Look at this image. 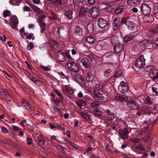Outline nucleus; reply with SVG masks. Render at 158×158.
<instances>
[{
  "instance_id": "obj_1",
  "label": "nucleus",
  "mask_w": 158,
  "mask_h": 158,
  "mask_svg": "<svg viewBox=\"0 0 158 158\" xmlns=\"http://www.w3.org/2000/svg\"><path fill=\"white\" fill-rule=\"evenodd\" d=\"M145 70L146 71L149 72V76L153 80L156 79L158 78V71L155 69L152 66H148Z\"/></svg>"
},
{
  "instance_id": "obj_2",
  "label": "nucleus",
  "mask_w": 158,
  "mask_h": 158,
  "mask_svg": "<svg viewBox=\"0 0 158 158\" xmlns=\"http://www.w3.org/2000/svg\"><path fill=\"white\" fill-rule=\"evenodd\" d=\"M145 59L143 56H140L135 62V66L139 69L143 68L145 65Z\"/></svg>"
},
{
  "instance_id": "obj_3",
  "label": "nucleus",
  "mask_w": 158,
  "mask_h": 158,
  "mask_svg": "<svg viewBox=\"0 0 158 158\" xmlns=\"http://www.w3.org/2000/svg\"><path fill=\"white\" fill-rule=\"evenodd\" d=\"M141 11L143 15H148L151 11V8L149 5L146 3L142 4L140 7Z\"/></svg>"
},
{
  "instance_id": "obj_4",
  "label": "nucleus",
  "mask_w": 158,
  "mask_h": 158,
  "mask_svg": "<svg viewBox=\"0 0 158 158\" xmlns=\"http://www.w3.org/2000/svg\"><path fill=\"white\" fill-rule=\"evenodd\" d=\"M128 90V87L127 84L125 82L122 81L118 86V91L122 94L125 93Z\"/></svg>"
},
{
  "instance_id": "obj_5",
  "label": "nucleus",
  "mask_w": 158,
  "mask_h": 158,
  "mask_svg": "<svg viewBox=\"0 0 158 158\" xmlns=\"http://www.w3.org/2000/svg\"><path fill=\"white\" fill-rule=\"evenodd\" d=\"M93 97L100 100L103 101L106 98L105 97V94H102L98 91L94 90L93 92Z\"/></svg>"
},
{
  "instance_id": "obj_6",
  "label": "nucleus",
  "mask_w": 158,
  "mask_h": 158,
  "mask_svg": "<svg viewBox=\"0 0 158 158\" xmlns=\"http://www.w3.org/2000/svg\"><path fill=\"white\" fill-rule=\"evenodd\" d=\"M127 105L129 108L132 110L137 109L138 106L137 102L132 99H130L127 102Z\"/></svg>"
},
{
  "instance_id": "obj_7",
  "label": "nucleus",
  "mask_w": 158,
  "mask_h": 158,
  "mask_svg": "<svg viewBox=\"0 0 158 158\" xmlns=\"http://www.w3.org/2000/svg\"><path fill=\"white\" fill-rule=\"evenodd\" d=\"M99 12V10L97 7H93L89 11V17L95 18L98 16Z\"/></svg>"
},
{
  "instance_id": "obj_8",
  "label": "nucleus",
  "mask_w": 158,
  "mask_h": 158,
  "mask_svg": "<svg viewBox=\"0 0 158 158\" xmlns=\"http://www.w3.org/2000/svg\"><path fill=\"white\" fill-rule=\"evenodd\" d=\"M67 65L69 67L70 69L75 72H78L79 71V69L77 65L72 61H69L67 63Z\"/></svg>"
},
{
  "instance_id": "obj_9",
  "label": "nucleus",
  "mask_w": 158,
  "mask_h": 158,
  "mask_svg": "<svg viewBox=\"0 0 158 158\" xmlns=\"http://www.w3.org/2000/svg\"><path fill=\"white\" fill-rule=\"evenodd\" d=\"M28 76L29 79L36 85L40 86L42 85L41 82L35 76L32 75L29 72L28 73Z\"/></svg>"
},
{
  "instance_id": "obj_10",
  "label": "nucleus",
  "mask_w": 158,
  "mask_h": 158,
  "mask_svg": "<svg viewBox=\"0 0 158 158\" xmlns=\"http://www.w3.org/2000/svg\"><path fill=\"white\" fill-rule=\"evenodd\" d=\"M118 131L120 135L122 137L123 139L128 138L129 132L127 129H125L123 130L119 129Z\"/></svg>"
},
{
  "instance_id": "obj_11",
  "label": "nucleus",
  "mask_w": 158,
  "mask_h": 158,
  "mask_svg": "<svg viewBox=\"0 0 158 158\" xmlns=\"http://www.w3.org/2000/svg\"><path fill=\"white\" fill-rule=\"evenodd\" d=\"M124 48L123 45L119 43L115 44L114 46V49L115 52L118 53L121 52Z\"/></svg>"
},
{
  "instance_id": "obj_12",
  "label": "nucleus",
  "mask_w": 158,
  "mask_h": 158,
  "mask_svg": "<svg viewBox=\"0 0 158 158\" xmlns=\"http://www.w3.org/2000/svg\"><path fill=\"white\" fill-rule=\"evenodd\" d=\"M120 22L119 18H116L113 20V28L114 31H116L119 27V24Z\"/></svg>"
},
{
  "instance_id": "obj_13",
  "label": "nucleus",
  "mask_w": 158,
  "mask_h": 158,
  "mask_svg": "<svg viewBox=\"0 0 158 158\" xmlns=\"http://www.w3.org/2000/svg\"><path fill=\"white\" fill-rule=\"evenodd\" d=\"M98 23L99 27L103 28L107 25L108 22L106 19L101 18L98 20Z\"/></svg>"
},
{
  "instance_id": "obj_14",
  "label": "nucleus",
  "mask_w": 158,
  "mask_h": 158,
  "mask_svg": "<svg viewBox=\"0 0 158 158\" xmlns=\"http://www.w3.org/2000/svg\"><path fill=\"white\" fill-rule=\"evenodd\" d=\"M143 19L144 22L150 23L152 22L154 20V17L153 16L148 15H145L143 17Z\"/></svg>"
},
{
  "instance_id": "obj_15",
  "label": "nucleus",
  "mask_w": 158,
  "mask_h": 158,
  "mask_svg": "<svg viewBox=\"0 0 158 158\" xmlns=\"http://www.w3.org/2000/svg\"><path fill=\"white\" fill-rule=\"evenodd\" d=\"M81 62L83 65L86 68H89L90 65V62L86 58H84L81 59Z\"/></svg>"
},
{
  "instance_id": "obj_16",
  "label": "nucleus",
  "mask_w": 158,
  "mask_h": 158,
  "mask_svg": "<svg viewBox=\"0 0 158 158\" xmlns=\"http://www.w3.org/2000/svg\"><path fill=\"white\" fill-rule=\"evenodd\" d=\"M73 78L76 81L79 83L83 82L84 81V79L82 76L79 73L76 74L74 75Z\"/></svg>"
},
{
  "instance_id": "obj_17",
  "label": "nucleus",
  "mask_w": 158,
  "mask_h": 158,
  "mask_svg": "<svg viewBox=\"0 0 158 158\" xmlns=\"http://www.w3.org/2000/svg\"><path fill=\"white\" fill-rule=\"evenodd\" d=\"M135 35L134 33L129 34L125 36L124 40L126 42H127L132 40L135 37Z\"/></svg>"
},
{
  "instance_id": "obj_18",
  "label": "nucleus",
  "mask_w": 158,
  "mask_h": 158,
  "mask_svg": "<svg viewBox=\"0 0 158 158\" xmlns=\"http://www.w3.org/2000/svg\"><path fill=\"white\" fill-rule=\"evenodd\" d=\"M115 98L117 100L121 102L126 101L128 99L127 96L122 95H119L115 97Z\"/></svg>"
},
{
  "instance_id": "obj_19",
  "label": "nucleus",
  "mask_w": 158,
  "mask_h": 158,
  "mask_svg": "<svg viewBox=\"0 0 158 158\" xmlns=\"http://www.w3.org/2000/svg\"><path fill=\"white\" fill-rule=\"evenodd\" d=\"M110 40L111 44L114 46L115 45V44L120 43L119 42L118 37L115 35L112 36L110 39Z\"/></svg>"
},
{
  "instance_id": "obj_20",
  "label": "nucleus",
  "mask_w": 158,
  "mask_h": 158,
  "mask_svg": "<svg viewBox=\"0 0 158 158\" xmlns=\"http://www.w3.org/2000/svg\"><path fill=\"white\" fill-rule=\"evenodd\" d=\"M85 41L87 42L88 43L90 44H93L95 41V40L94 37L92 36H89L87 37L85 39Z\"/></svg>"
},
{
  "instance_id": "obj_21",
  "label": "nucleus",
  "mask_w": 158,
  "mask_h": 158,
  "mask_svg": "<svg viewBox=\"0 0 158 158\" xmlns=\"http://www.w3.org/2000/svg\"><path fill=\"white\" fill-rule=\"evenodd\" d=\"M22 103L23 104V106L27 110H29L31 108V105L27 101L25 100L22 101Z\"/></svg>"
},
{
  "instance_id": "obj_22",
  "label": "nucleus",
  "mask_w": 158,
  "mask_h": 158,
  "mask_svg": "<svg viewBox=\"0 0 158 158\" xmlns=\"http://www.w3.org/2000/svg\"><path fill=\"white\" fill-rule=\"evenodd\" d=\"M36 136V137L39 141V143L41 144L44 145L45 144V139L40 135L37 134Z\"/></svg>"
},
{
  "instance_id": "obj_23",
  "label": "nucleus",
  "mask_w": 158,
  "mask_h": 158,
  "mask_svg": "<svg viewBox=\"0 0 158 158\" xmlns=\"http://www.w3.org/2000/svg\"><path fill=\"white\" fill-rule=\"evenodd\" d=\"M140 0H128V2L131 4L137 6L140 4Z\"/></svg>"
},
{
  "instance_id": "obj_24",
  "label": "nucleus",
  "mask_w": 158,
  "mask_h": 158,
  "mask_svg": "<svg viewBox=\"0 0 158 158\" xmlns=\"http://www.w3.org/2000/svg\"><path fill=\"white\" fill-rule=\"evenodd\" d=\"M126 25L130 30H132L135 27L134 24L132 21H127V23Z\"/></svg>"
},
{
  "instance_id": "obj_25",
  "label": "nucleus",
  "mask_w": 158,
  "mask_h": 158,
  "mask_svg": "<svg viewBox=\"0 0 158 158\" xmlns=\"http://www.w3.org/2000/svg\"><path fill=\"white\" fill-rule=\"evenodd\" d=\"M89 9V8L87 7H82L80 11V14L81 15H85L87 13Z\"/></svg>"
},
{
  "instance_id": "obj_26",
  "label": "nucleus",
  "mask_w": 158,
  "mask_h": 158,
  "mask_svg": "<svg viewBox=\"0 0 158 158\" xmlns=\"http://www.w3.org/2000/svg\"><path fill=\"white\" fill-rule=\"evenodd\" d=\"M94 79L91 73H88L86 76V80L87 81L91 82Z\"/></svg>"
},
{
  "instance_id": "obj_27",
  "label": "nucleus",
  "mask_w": 158,
  "mask_h": 158,
  "mask_svg": "<svg viewBox=\"0 0 158 158\" xmlns=\"http://www.w3.org/2000/svg\"><path fill=\"white\" fill-rule=\"evenodd\" d=\"M123 9V6H120L118 7L117 9L115 10L114 13L116 14H118L121 13Z\"/></svg>"
},
{
  "instance_id": "obj_28",
  "label": "nucleus",
  "mask_w": 158,
  "mask_h": 158,
  "mask_svg": "<svg viewBox=\"0 0 158 158\" xmlns=\"http://www.w3.org/2000/svg\"><path fill=\"white\" fill-rule=\"evenodd\" d=\"M31 7L33 10L38 13H41L42 12V10L40 9L38 6L36 5H31Z\"/></svg>"
},
{
  "instance_id": "obj_29",
  "label": "nucleus",
  "mask_w": 158,
  "mask_h": 158,
  "mask_svg": "<svg viewBox=\"0 0 158 158\" xmlns=\"http://www.w3.org/2000/svg\"><path fill=\"white\" fill-rule=\"evenodd\" d=\"M81 116H82V117L83 118L86 120V121H88L89 119V115H88L85 113L83 112H81L80 113Z\"/></svg>"
},
{
  "instance_id": "obj_30",
  "label": "nucleus",
  "mask_w": 158,
  "mask_h": 158,
  "mask_svg": "<svg viewBox=\"0 0 158 158\" xmlns=\"http://www.w3.org/2000/svg\"><path fill=\"white\" fill-rule=\"evenodd\" d=\"M65 15L68 19H71L73 17V13L71 10H67L65 13Z\"/></svg>"
},
{
  "instance_id": "obj_31",
  "label": "nucleus",
  "mask_w": 158,
  "mask_h": 158,
  "mask_svg": "<svg viewBox=\"0 0 158 158\" xmlns=\"http://www.w3.org/2000/svg\"><path fill=\"white\" fill-rule=\"evenodd\" d=\"M92 112L94 114L97 116H100L102 114L101 112L98 109L93 110Z\"/></svg>"
},
{
  "instance_id": "obj_32",
  "label": "nucleus",
  "mask_w": 158,
  "mask_h": 158,
  "mask_svg": "<svg viewBox=\"0 0 158 158\" xmlns=\"http://www.w3.org/2000/svg\"><path fill=\"white\" fill-rule=\"evenodd\" d=\"M93 25L92 23L88 24L87 26V28L89 32L92 33L94 29Z\"/></svg>"
},
{
  "instance_id": "obj_33",
  "label": "nucleus",
  "mask_w": 158,
  "mask_h": 158,
  "mask_svg": "<svg viewBox=\"0 0 158 158\" xmlns=\"http://www.w3.org/2000/svg\"><path fill=\"white\" fill-rule=\"evenodd\" d=\"M152 90L156 94H158V84L154 85L152 87Z\"/></svg>"
},
{
  "instance_id": "obj_34",
  "label": "nucleus",
  "mask_w": 158,
  "mask_h": 158,
  "mask_svg": "<svg viewBox=\"0 0 158 158\" xmlns=\"http://www.w3.org/2000/svg\"><path fill=\"white\" fill-rule=\"evenodd\" d=\"M11 21L14 25H16L18 23V18L15 16H14L11 18Z\"/></svg>"
},
{
  "instance_id": "obj_35",
  "label": "nucleus",
  "mask_w": 158,
  "mask_h": 158,
  "mask_svg": "<svg viewBox=\"0 0 158 158\" xmlns=\"http://www.w3.org/2000/svg\"><path fill=\"white\" fill-rule=\"evenodd\" d=\"M107 115L108 116V118L109 120H113L114 118V116L112 113H110L109 110H107Z\"/></svg>"
},
{
  "instance_id": "obj_36",
  "label": "nucleus",
  "mask_w": 158,
  "mask_h": 158,
  "mask_svg": "<svg viewBox=\"0 0 158 158\" xmlns=\"http://www.w3.org/2000/svg\"><path fill=\"white\" fill-rule=\"evenodd\" d=\"M111 70L110 69L106 70L104 72V76L105 77L109 76L111 74Z\"/></svg>"
},
{
  "instance_id": "obj_37",
  "label": "nucleus",
  "mask_w": 158,
  "mask_h": 158,
  "mask_svg": "<svg viewBox=\"0 0 158 158\" xmlns=\"http://www.w3.org/2000/svg\"><path fill=\"white\" fill-rule=\"evenodd\" d=\"M56 147L57 149L60 152H61L62 151L64 152L65 149L63 147V146L60 145H56Z\"/></svg>"
},
{
  "instance_id": "obj_38",
  "label": "nucleus",
  "mask_w": 158,
  "mask_h": 158,
  "mask_svg": "<svg viewBox=\"0 0 158 158\" xmlns=\"http://www.w3.org/2000/svg\"><path fill=\"white\" fill-rule=\"evenodd\" d=\"M122 70H119L114 76V78L118 77L122 75Z\"/></svg>"
},
{
  "instance_id": "obj_39",
  "label": "nucleus",
  "mask_w": 158,
  "mask_h": 158,
  "mask_svg": "<svg viewBox=\"0 0 158 158\" xmlns=\"http://www.w3.org/2000/svg\"><path fill=\"white\" fill-rule=\"evenodd\" d=\"M51 46L52 47L55 48H57L59 47V45L55 41H52L51 43Z\"/></svg>"
},
{
  "instance_id": "obj_40",
  "label": "nucleus",
  "mask_w": 158,
  "mask_h": 158,
  "mask_svg": "<svg viewBox=\"0 0 158 158\" xmlns=\"http://www.w3.org/2000/svg\"><path fill=\"white\" fill-rule=\"evenodd\" d=\"M144 102H145L147 104H150L152 102L150 98L148 96H147V97L145 98Z\"/></svg>"
},
{
  "instance_id": "obj_41",
  "label": "nucleus",
  "mask_w": 158,
  "mask_h": 158,
  "mask_svg": "<svg viewBox=\"0 0 158 158\" xmlns=\"http://www.w3.org/2000/svg\"><path fill=\"white\" fill-rule=\"evenodd\" d=\"M39 23L40 27H44L46 25V23L43 21V20L40 19V20H39Z\"/></svg>"
},
{
  "instance_id": "obj_42",
  "label": "nucleus",
  "mask_w": 158,
  "mask_h": 158,
  "mask_svg": "<svg viewBox=\"0 0 158 158\" xmlns=\"http://www.w3.org/2000/svg\"><path fill=\"white\" fill-rule=\"evenodd\" d=\"M158 30L156 29H152L150 31V33L151 34V35H155L157 33H158Z\"/></svg>"
},
{
  "instance_id": "obj_43",
  "label": "nucleus",
  "mask_w": 158,
  "mask_h": 158,
  "mask_svg": "<svg viewBox=\"0 0 158 158\" xmlns=\"http://www.w3.org/2000/svg\"><path fill=\"white\" fill-rule=\"evenodd\" d=\"M136 148L139 149V150L141 151H144V148L141 144H139L136 145Z\"/></svg>"
},
{
  "instance_id": "obj_44",
  "label": "nucleus",
  "mask_w": 158,
  "mask_h": 158,
  "mask_svg": "<svg viewBox=\"0 0 158 158\" xmlns=\"http://www.w3.org/2000/svg\"><path fill=\"white\" fill-rule=\"evenodd\" d=\"M10 12L8 10H6L3 12L4 16L5 17L10 16Z\"/></svg>"
},
{
  "instance_id": "obj_45",
  "label": "nucleus",
  "mask_w": 158,
  "mask_h": 158,
  "mask_svg": "<svg viewBox=\"0 0 158 158\" xmlns=\"http://www.w3.org/2000/svg\"><path fill=\"white\" fill-rule=\"evenodd\" d=\"M66 91L69 94H72L74 93L73 90L67 87L65 88Z\"/></svg>"
},
{
  "instance_id": "obj_46",
  "label": "nucleus",
  "mask_w": 158,
  "mask_h": 158,
  "mask_svg": "<svg viewBox=\"0 0 158 158\" xmlns=\"http://www.w3.org/2000/svg\"><path fill=\"white\" fill-rule=\"evenodd\" d=\"M51 110L53 112H55L56 111H57L59 113L60 111V109L54 106H53L52 107Z\"/></svg>"
},
{
  "instance_id": "obj_47",
  "label": "nucleus",
  "mask_w": 158,
  "mask_h": 158,
  "mask_svg": "<svg viewBox=\"0 0 158 158\" xmlns=\"http://www.w3.org/2000/svg\"><path fill=\"white\" fill-rule=\"evenodd\" d=\"M90 106L92 107H99L100 106L99 103L97 102H94L91 103L90 105Z\"/></svg>"
},
{
  "instance_id": "obj_48",
  "label": "nucleus",
  "mask_w": 158,
  "mask_h": 158,
  "mask_svg": "<svg viewBox=\"0 0 158 158\" xmlns=\"http://www.w3.org/2000/svg\"><path fill=\"white\" fill-rule=\"evenodd\" d=\"M131 141L134 143H139L141 141V139L138 138H133L131 139Z\"/></svg>"
},
{
  "instance_id": "obj_49",
  "label": "nucleus",
  "mask_w": 158,
  "mask_h": 158,
  "mask_svg": "<svg viewBox=\"0 0 158 158\" xmlns=\"http://www.w3.org/2000/svg\"><path fill=\"white\" fill-rule=\"evenodd\" d=\"M40 67L46 71H48L50 70V68L48 67L47 66H45L42 65H40Z\"/></svg>"
},
{
  "instance_id": "obj_50",
  "label": "nucleus",
  "mask_w": 158,
  "mask_h": 158,
  "mask_svg": "<svg viewBox=\"0 0 158 158\" xmlns=\"http://www.w3.org/2000/svg\"><path fill=\"white\" fill-rule=\"evenodd\" d=\"M54 92L60 98H62V95L59 91L55 89L54 90Z\"/></svg>"
},
{
  "instance_id": "obj_51",
  "label": "nucleus",
  "mask_w": 158,
  "mask_h": 158,
  "mask_svg": "<svg viewBox=\"0 0 158 158\" xmlns=\"http://www.w3.org/2000/svg\"><path fill=\"white\" fill-rule=\"evenodd\" d=\"M24 11H30L31 10V8L28 6H25L23 7Z\"/></svg>"
},
{
  "instance_id": "obj_52",
  "label": "nucleus",
  "mask_w": 158,
  "mask_h": 158,
  "mask_svg": "<svg viewBox=\"0 0 158 158\" xmlns=\"http://www.w3.org/2000/svg\"><path fill=\"white\" fill-rule=\"evenodd\" d=\"M88 3L91 5H94L95 2L96 0H87Z\"/></svg>"
},
{
  "instance_id": "obj_53",
  "label": "nucleus",
  "mask_w": 158,
  "mask_h": 158,
  "mask_svg": "<svg viewBox=\"0 0 158 158\" xmlns=\"http://www.w3.org/2000/svg\"><path fill=\"white\" fill-rule=\"evenodd\" d=\"M27 144L28 145H30L32 143V139L31 138L27 137Z\"/></svg>"
},
{
  "instance_id": "obj_54",
  "label": "nucleus",
  "mask_w": 158,
  "mask_h": 158,
  "mask_svg": "<svg viewBox=\"0 0 158 158\" xmlns=\"http://www.w3.org/2000/svg\"><path fill=\"white\" fill-rule=\"evenodd\" d=\"M153 12L154 14H156L158 13V6H154L153 9Z\"/></svg>"
},
{
  "instance_id": "obj_55",
  "label": "nucleus",
  "mask_w": 158,
  "mask_h": 158,
  "mask_svg": "<svg viewBox=\"0 0 158 158\" xmlns=\"http://www.w3.org/2000/svg\"><path fill=\"white\" fill-rule=\"evenodd\" d=\"M127 21L126 19L125 18H122L121 21V23L122 24H124L125 25L127 23Z\"/></svg>"
},
{
  "instance_id": "obj_56",
  "label": "nucleus",
  "mask_w": 158,
  "mask_h": 158,
  "mask_svg": "<svg viewBox=\"0 0 158 158\" xmlns=\"http://www.w3.org/2000/svg\"><path fill=\"white\" fill-rule=\"evenodd\" d=\"M56 137L55 136H52L50 138L51 141L53 143H55L54 141H56Z\"/></svg>"
},
{
  "instance_id": "obj_57",
  "label": "nucleus",
  "mask_w": 158,
  "mask_h": 158,
  "mask_svg": "<svg viewBox=\"0 0 158 158\" xmlns=\"http://www.w3.org/2000/svg\"><path fill=\"white\" fill-rule=\"evenodd\" d=\"M1 95L4 98H5V99H7L6 98L7 97V92L5 91L4 92H3L2 93H1Z\"/></svg>"
},
{
  "instance_id": "obj_58",
  "label": "nucleus",
  "mask_w": 158,
  "mask_h": 158,
  "mask_svg": "<svg viewBox=\"0 0 158 158\" xmlns=\"http://www.w3.org/2000/svg\"><path fill=\"white\" fill-rule=\"evenodd\" d=\"M1 128L2 131L3 132L5 133H6L8 131L6 128L4 127H1Z\"/></svg>"
},
{
  "instance_id": "obj_59",
  "label": "nucleus",
  "mask_w": 158,
  "mask_h": 158,
  "mask_svg": "<svg viewBox=\"0 0 158 158\" xmlns=\"http://www.w3.org/2000/svg\"><path fill=\"white\" fill-rule=\"evenodd\" d=\"M26 38L27 39H32V40H34L35 39V37H33V35L31 34H30L28 36H27Z\"/></svg>"
},
{
  "instance_id": "obj_60",
  "label": "nucleus",
  "mask_w": 158,
  "mask_h": 158,
  "mask_svg": "<svg viewBox=\"0 0 158 158\" xmlns=\"http://www.w3.org/2000/svg\"><path fill=\"white\" fill-rule=\"evenodd\" d=\"M26 122H27L26 120H23V121H21L20 123V124L21 125L24 127V126H26Z\"/></svg>"
},
{
  "instance_id": "obj_61",
  "label": "nucleus",
  "mask_w": 158,
  "mask_h": 158,
  "mask_svg": "<svg viewBox=\"0 0 158 158\" xmlns=\"http://www.w3.org/2000/svg\"><path fill=\"white\" fill-rule=\"evenodd\" d=\"M12 128L15 131H18L19 130V129L16 126H12Z\"/></svg>"
},
{
  "instance_id": "obj_62",
  "label": "nucleus",
  "mask_w": 158,
  "mask_h": 158,
  "mask_svg": "<svg viewBox=\"0 0 158 158\" xmlns=\"http://www.w3.org/2000/svg\"><path fill=\"white\" fill-rule=\"evenodd\" d=\"M0 39L3 42L5 41L6 40V37L5 36L3 35L2 36L0 37Z\"/></svg>"
},
{
  "instance_id": "obj_63",
  "label": "nucleus",
  "mask_w": 158,
  "mask_h": 158,
  "mask_svg": "<svg viewBox=\"0 0 158 158\" xmlns=\"http://www.w3.org/2000/svg\"><path fill=\"white\" fill-rule=\"evenodd\" d=\"M46 17V16L45 15H41L38 18V20H43V19H45Z\"/></svg>"
},
{
  "instance_id": "obj_64",
  "label": "nucleus",
  "mask_w": 158,
  "mask_h": 158,
  "mask_svg": "<svg viewBox=\"0 0 158 158\" xmlns=\"http://www.w3.org/2000/svg\"><path fill=\"white\" fill-rule=\"evenodd\" d=\"M22 0H16L15 3V5L19 6L20 3L22 2Z\"/></svg>"
}]
</instances>
